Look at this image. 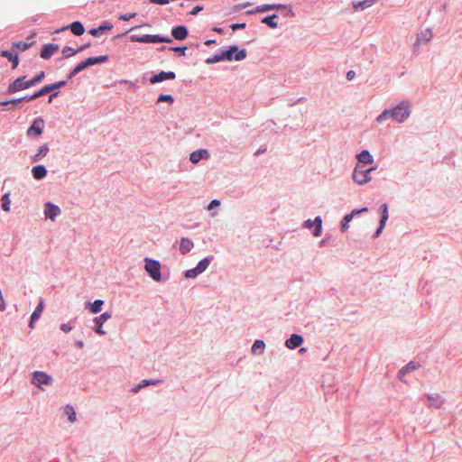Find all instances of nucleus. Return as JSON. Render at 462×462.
I'll use <instances>...</instances> for the list:
<instances>
[{"label": "nucleus", "mask_w": 462, "mask_h": 462, "mask_svg": "<svg viewBox=\"0 0 462 462\" xmlns=\"http://www.w3.org/2000/svg\"><path fill=\"white\" fill-rule=\"evenodd\" d=\"M411 114V102L408 99L402 100L397 106L391 109H384L377 117V123L392 118L397 123H404Z\"/></svg>", "instance_id": "f257e3e1"}, {"label": "nucleus", "mask_w": 462, "mask_h": 462, "mask_svg": "<svg viewBox=\"0 0 462 462\" xmlns=\"http://www.w3.org/2000/svg\"><path fill=\"white\" fill-rule=\"evenodd\" d=\"M130 41L132 42H142V43H170L172 42V39L169 36H162L159 34H144V35H137L132 34L130 36Z\"/></svg>", "instance_id": "f03ea898"}, {"label": "nucleus", "mask_w": 462, "mask_h": 462, "mask_svg": "<svg viewBox=\"0 0 462 462\" xmlns=\"http://www.w3.org/2000/svg\"><path fill=\"white\" fill-rule=\"evenodd\" d=\"M220 54L222 57V60L230 61L232 60H235L236 61H240L246 58V50H239V48L236 45H231L228 47L227 50L221 51Z\"/></svg>", "instance_id": "7ed1b4c3"}, {"label": "nucleus", "mask_w": 462, "mask_h": 462, "mask_svg": "<svg viewBox=\"0 0 462 462\" xmlns=\"http://www.w3.org/2000/svg\"><path fill=\"white\" fill-rule=\"evenodd\" d=\"M144 269L149 276L155 282H162L161 263L159 261L145 257Z\"/></svg>", "instance_id": "20e7f679"}, {"label": "nucleus", "mask_w": 462, "mask_h": 462, "mask_svg": "<svg viewBox=\"0 0 462 462\" xmlns=\"http://www.w3.org/2000/svg\"><path fill=\"white\" fill-rule=\"evenodd\" d=\"M374 170V168L365 169L364 166L356 164L352 174V179L356 183L364 185L371 180L370 172Z\"/></svg>", "instance_id": "39448f33"}, {"label": "nucleus", "mask_w": 462, "mask_h": 462, "mask_svg": "<svg viewBox=\"0 0 462 462\" xmlns=\"http://www.w3.org/2000/svg\"><path fill=\"white\" fill-rule=\"evenodd\" d=\"M66 84H67V80L57 81L52 84L45 85L43 88H42L38 91H39V94L41 95V97H42L48 93H51V95L49 97V103H51L52 101V98L59 95V91H55V90L64 87Z\"/></svg>", "instance_id": "423d86ee"}, {"label": "nucleus", "mask_w": 462, "mask_h": 462, "mask_svg": "<svg viewBox=\"0 0 462 462\" xmlns=\"http://www.w3.org/2000/svg\"><path fill=\"white\" fill-rule=\"evenodd\" d=\"M26 76H22L14 79L12 83L8 85V88L6 89L7 94H14L21 90L27 89L32 86L29 80H25Z\"/></svg>", "instance_id": "0eeeda50"}, {"label": "nucleus", "mask_w": 462, "mask_h": 462, "mask_svg": "<svg viewBox=\"0 0 462 462\" xmlns=\"http://www.w3.org/2000/svg\"><path fill=\"white\" fill-rule=\"evenodd\" d=\"M52 382V377L45 372L35 371L32 373V383L39 388H42V384L51 385Z\"/></svg>", "instance_id": "6e6552de"}, {"label": "nucleus", "mask_w": 462, "mask_h": 462, "mask_svg": "<svg viewBox=\"0 0 462 462\" xmlns=\"http://www.w3.org/2000/svg\"><path fill=\"white\" fill-rule=\"evenodd\" d=\"M43 213L46 219L54 221L55 218L60 215L61 210L59 206L51 202H46L44 205Z\"/></svg>", "instance_id": "1a4fd4ad"}, {"label": "nucleus", "mask_w": 462, "mask_h": 462, "mask_svg": "<svg viewBox=\"0 0 462 462\" xmlns=\"http://www.w3.org/2000/svg\"><path fill=\"white\" fill-rule=\"evenodd\" d=\"M44 126V120L42 117L34 119L32 124L27 129L28 136H40L42 134Z\"/></svg>", "instance_id": "9d476101"}, {"label": "nucleus", "mask_w": 462, "mask_h": 462, "mask_svg": "<svg viewBox=\"0 0 462 462\" xmlns=\"http://www.w3.org/2000/svg\"><path fill=\"white\" fill-rule=\"evenodd\" d=\"M426 399L430 408L441 409L445 403V399L439 393L427 394Z\"/></svg>", "instance_id": "9b49d317"}, {"label": "nucleus", "mask_w": 462, "mask_h": 462, "mask_svg": "<svg viewBox=\"0 0 462 462\" xmlns=\"http://www.w3.org/2000/svg\"><path fill=\"white\" fill-rule=\"evenodd\" d=\"M111 313L106 311L98 317L94 318L93 321L96 325L94 331L98 335H105L106 332L102 328V326L107 319H111Z\"/></svg>", "instance_id": "f8f14e48"}, {"label": "nucleus", "mask_w": 462, "mask_h": 462, "mask_svg": "<svg viewBox=\"0 0 462 462\" xmlns=\"http://www.w3.org/2000/svg\"><path fill=\"white\" fill-rule=\"evenodd\" d=\"M176 78V74L173 71H161L157 74L152 75L149 81L151 84H157L168 79H174Z\"/></svg>", "instance_id": "ddd939ff"}, {"label": "nucleus", "mask_w": 462, "mask_h": 462, "mask_svg": "<svg viewBox=\"0 0 462 462\" xmlns=\"http://www.w3.org/2000/svg\"><path fill=\"white\" fill-rule=\"evenodd\" d=\"M314 226L315 229L312 234L314 236H319L322 231V218L319 216L316 217L314 220L308 219L303 224L304 227L310 229Z\"/></svg>", "instance_id": "4468645a"}, {"label": "nucleus", "mask_w": 462, "mask_h": 462, "mask_svg": "<svg viewBox=\"0 0 462 462\" xmlns=\"http://www.w3.org/2000/svg\"><path fill=\"white\" fill-rule=\"evenodd\" d=\"M264 9L265 12L271 11V10H287L285 16L287 17H294L295 14L291 7L288 5L284 4H264Z\"/></svg>", "instance_id": "2eb2a0df"}, {"label": "nucleus", "mask_w": 462, "mask_h": 462, "mask_svg": "<svg viewBox=\"0 0 462 462\" xmlns=\"http://www.w3.org/2000/svg\"><path fill=\"white\" fill-rule=\"evenodd\" d=\"M43 308H44V300L42 298H41L37 307L35 308V310H33V312L32 313L31 318H30L29 327L31 328H33L34 322L40 319V317L43 311Z\"/></svg>", "instance_id": "dca6fc26"}, {"label": "nucleus", "mask_w": 462, "mask_h": 462, "mask_svg": "<svg viewBox=\"0 0 462 462\" xmlns=\"http://www.w3.org/2000/svg\"><path fill=\"white\" fill-rule=\"evenodd\" d=\"M171 35L175 40L183 41L189 35V31L184 25H177L171 29Z\"/></svg>", "instance_id": "f3484780"}, {"label": "nucleus", "mask_w": 462, "mask_h": 462, "mask_svg": "<svg viewBox=\"0 0 462 462\" xmlns=\"http://www.w3.org/2000/svg\"><path fill=\"white\" fill-rule=\"evenodd\" d=\"M303 337L299 334H292L286 341L285 346L289 349H295L302 345Z\"/></svg>", "instance_id": "a211bd4d"}, {"label": "nucleus", "mask_w": 462, "mask_h": 462, "mask_svg": "<svg viewBox=\"0 0 462 462\" xmlns=\"http://www.w3.org/2000/svg\"><path fill=\"white\" fill-rule=\"evenodd\" d=\"M59 45L54 43H48L42 46L41 50V57L44 60L50 59L57 51Z\"/></svg>", "instance_id": "6ab92c4d"}, {"label": "nucleus", "mask_w": 462, "mask_h": 462, "mask_svg": "<svg viewBox=\"0 0 462 462\" xmlns=\"http://www.w3.org/2000/svg\"><path fill=\"white\" fill-rule=\"evenodd\" d=\"M113 28V24L108 23V22H105L103 23L102 24H100L98 27L97 28H92L91 30H89V33L92 35V36H95V37H100L102 34H104L106 31H109Z\"/></svg>", "instance_id": "aec40b11"}, {"label": "nucleus", "mask_w": 462, "mask_h": 462, "mask_svg": "<svg viewBox=\"0 0 462 462\" xmlns=\"http://www.w3.org/2000/svg\"><path fill=\"white\" fill-rule=\"evenodd\" d=\"M108 59L109 58L107 55H101V56H97V57H89L83 61H84V65L87 66V69H88V68L97 65V64L105 63L108 60Z\"/></svg>", "instance_id": "412c9836"}, {"label": "nucleus", "mask_w": 462, "mask_h": 462, "mask_svg": "<svg viewBox=\"0 0 462 462\" xmlns=\"http://www.w3.org/2000/svg\"><path fill=\"white\" fill-rule=\"evenodd\" d=\"M209 154L208 152L205 149H199L197 151H194L189 155V160L193 163H198L202 159L208 158Z\"/></svg>", "instance_id": "4be33fe9"}, {"label": "nucleus", "mask_w": 462, "mask_h": 462, "mask_svg": "<svg viewBox=\"0 0 462 462\" xmlns=\"http://www.w3.org/2000/svg\"><path fill=\"white\" fill-rule=\"evenodd\" d=\"M433 37V32L430 29H427L423 32H421L418 37H417V42L416 43L414 44V50L417 51V48L419 47L420 43L421 42H430V40L432 39Z\"/></svg>", "instance_id": "5701e85b"}, {"label": "nucleus", "mask_w": 462, "mask_h": 462, "mask_svg": "<svg viewBox=\"0 0 462 462\" xmlns=\"http://www.w3.org/2000/svg\"><path fill=\"white\" fill-rule=\"evenodd\" d=\"M193 246H194V244L191 239L182 237L180 240V252L182 254H187L188 253H189L191 251Z\"/></svg>", "instance_id": "b1692460"}, {"label": "nucleus", "mask_w": 462, "mask_h": 462, "mask_svg": "<svg viewBox=\"0 0 462 462\" xmlns=\"http://www.w3.org/2000/svg\"><path fill=\"white\" fill-rule=\"evenodd\" d=\"M32 177L37 180H42L47 175V170L43 165H36L32 169Z\"/></svg>", "instance_id": "393cba45"}, {"label": "nucleus", "mask_w": 462, "mask_h": 462, "mask_svg": "<svg viewBox=\"0 0 462 462\" xmlns=\"http://www.w3.org/2000/svg\"><path fill=\"white\" fill-rule=\"evenodd\" d=\"M68 28H69L76 36H80L85 32L83 24L79 21L73 22L68 26ZM66 29L67 27L62 28V30Z\"/></svg>", "instance_id": "a878e982"}, {"label": "nucleus", "mask_w": 462, "mask_h": 462, "mask_svg": "<svg viewBox=\"0 0 462 462\" xmlns=\"http://www.w3.org/2000/svg\"><path fill=\"white\" fill-rule=\"evenodd\" d=\"M49 146L48 144H43L42 145L37 152L32 157V162H40L43 157H45L47 155V153L49 152Z\"/></svg>", "instance_id": "bb28decb"}, {"label": "nucleus", "mask_w": 462, "mask_h": 462, "mask_svg": "<svg viewBox=\"0 0 462 462\" xmlns=\"http://www.w3.org/2000/svg\"><path fill=\"white\" fill-rule=\"evenodd\" d=\"M0 55L2 57L6 58L8 60L12 61V63H13L12 68L13 69H15L18 66V64H19V58H18V55L16 53L14 54L10 51H2Z\"/></svg>", "instance_id": "cd10ccee"}, {"label": "nucleus", "mask_w": 462, "mask_h": 462, "mask_svg": "<svg viewBox=\"0 0 462 462\" xmlns=\"http://www.w3.org/2000/svg\"><path fill=\"white\" fill-rule=\"evenodd\" d=\"M357 160L359 162H362L365 164H370V163H373V162H374V158H373L372 154L367 150H364L360 153H358Z\"/></svg>", "instance_id": "c85d7f7f"}, {"label": "nucleus", "mask_w": 462, "mask_h": 462, "mask_svg": "<svg viewBox=\"0 0 462 462\" xmlns=\"http://www.w3.org/2000/svg\"><path fill=\"white\" fill-rule=\"evenodd\" d=\"M213 259H214L213 255H209V256L203 258L202 260H200L198 263V264L196 265V268L198 269V271L200 272V273H204L208 269V267L209 266V264L213 261Z\"/></svg>", "instance_id": "c756f323"}, {"label": "nucleus", "mask_w": 462, "mask_h": 462, "mask_svg": "<svg viewBox=\"0 0 462 462\" xmlns=\"http://www.w3.org/2000/svg\"><path fill=\"white\" fill-rule=\"evenodd\" d=\"M277 18H278V15L276 14H273L272 15H268V16L263 17L261 20V22L263 23L266 24L267 26H269L270 28L275 29L278 26V23L276 21Z\"/></svg>", "instance_id": "7c9ffc66"}, {"label": "nucleus", "mask_w": 462, "mask_h": 462, "mask_svg": "<svg viewBox=\"0 0 462 462\" xmlns=\"http://www.w3.org/2000/svg\"><path fill=\"white\" fill-rule=\"evenodd\" d=\"M375 3V0H363L356 3H353L354 9L356 11H363Z\"/></svg>", "instance_id": "2f4dec72"}, {"label": "nucleus", "mask_w": 462, "mask_h": 462, "mask_svg": "<svg viewBox=\"0 0 462 462\" xmlns=\"http://www.w3.org/2000/svg\"><path fill=\"white\" fill-rule=\"evenodd\" d=\"M265 347V343L262 339H256L251 348L253 354H262Z\"/></svg>", "instance_id": "473e14b6"}, {"label": "nucleus", "mask_w": 462, "mask_h": 462, "mask_svg": "<svg viewBox=\"0 0 462 462\" xmlns=\"http://www.w3.org/2000/svg\"><path fill=\"white\" fill-rule=\"evenodd\" d=\"M103 305H104V300H96L94 302H88L89 310L95 314L101 311Z\"/></svg>", "instance_id": "72a5a7b5"}, {"label": "nucleus", "mask_w": 462, "mask_h": 462, "mask_svg": "<svg viewBox=\"0 0 462 462\" xmlns=\"http://www.w3.org/2000/svg\"><path fill=\"white\" fill-rule=\"evenodd\" d=\"M87 66L84 65V61L79 62L68 75V79H73L77 74L86 69Z\"/></svg>", "instance_id": "f704fd0d"}, {"label": "nucleus", "mask_w": 462, "mask_h": 462, "mask_svg": "<svg viewBox=\"0 0 462 462\" xmlns=\"http://www.w3.org/2000/svg\"><path fill=\"white\" fill-rule=\"evenodd\" d=\"M379 213L381 214L380 222H383V223L386 224V221H387V219L389 217L388 205L386 203H383V205L380 206Z\"/></svg>", "instance_id": "c9c22d12"}, {"label": "nucleus", "mask_w": 462, "mask_h": 462, "mask_svg": "<svg viewBox=\"0 0 462 462\" xmlns=\"http://www.w3.org/2000/svg\"><path fill=\"white\" fill-rule=\"evenodd\" d=\"M353 219V214H346L341 220V231L346 232L349 227V222Z\"/></svg>", "instance_id": "e433bc0d"}, {"label": "nucleus", "mask_w": 462, "mask_h": 462, "mask_svg": "<svg viewBox=\"0 0 462 462\" xmlns=\"http://www.w3.org/2000/svg\"><path fill=\"white\" fill-rule=\"evenodd\" d=\"M45 78V72L44 71H40L37 75H35L33 78H32L30 79V83L32 84V86H36L38 85L39 83H41Z\"/></svg>", "instance_id": "4c0bfd02"}, {"label": "nucleus", "mask_w": 462, "mask_h": 462, "mask_svg": "<svg viewBox=\"0 0 462 462\" xmlns=\"http://www.w3.org/2000/svg\"><path fill=\"white\" fill-rule=\"evenodd\" d=\"M76 319H77L74 318L69 322L61 324L60 325V330L63 331L64 333L70 332L73 329V328H74V324L76 322Z\"/></svg>", "instance_id": "58836bf2"}, {"label": "nucleus", "mask_w": 462, "mask_h": 462, "mask_svg": "<svg viewBox=\"0 0 462 462\" xmlns=\"http://www.w3.org/2000/svg\"><path fill=\"white\" fill-rule=\"evenodd\" d=\"M200 274V272L198 271L196 267L192 269H189L184 273V277L187 279H195Z\"/></svg>", "instance_id": "ea45409f"}, {"label": "nucleus", "mask_w": 462, "mask_h": 462, "mask_svg": "<svg viewBox=\"0 0 462 462\" xmlns=\"http://www.w3.org/2000/svg\"><path fill=\"white\" fill-rule=\"evenodd\" d=\"M65 413L68 415V419L70 422L76 421V411L72 406L67 405L65 408Z\"/></svg>", "instance_id": "a19ab883"}, {"label": "nucleus", "mask_w": 462, "mask_h": 462, "mask_svg": "<svg viewBox=\"0 0 462 462\" xmlns=\"http://www.w3.org/2000/svg\"><path fill=\"white\" fill-rule=\"evenodd\" d=\"M77 53H79V51H76L75 49H73L69 46H66L62 50V55H63V58H65V59H67L70 56H73Z\"/></svg>", "instance_id": "79ce46f5"}, {"label": "nucleus", "mask_w": 462, "mask_h": 462, "mask_svg": "<svg viewBox=\"0 0 462 462\" xmlns=\"http://www.w3.org/2000/svg\"><path fill=\"white\" fill-rule=\"evenodd\" d=\"M220 61H223L220 52H217L213 56L207 58L205 60L207 64H214Z\"/></svg>", "instance_id": "37998d69"}, {"label": "nucleus", "mask_w": 462, "mask_h": 462, "mask_svg": "<svg viewBox=\"0 0 462 462\" xmlns=\"http://www.w3.org/2000/svg\"><path fill=\"white\" fill-rule=\"evenodd\" d=\"M2 209L4 211H9L10 210V199H9V194L5 193L2 197Z\"/></svg>", "instance_id": "c03bdc74"}, {"label": "nucleus", "mask_w": 462, "mask_h": 462, "mask_svg": "<svg viewBox=\"0 0 462 462\" xmlns=\"http://www.w3.org/2000/svg\"><path fill=\"white\" fill-rule=\"evenodd\" d=\"M420 367V365L419 363H416L414 361L409 362L407 365L403 366L404 371L407 373H410L411 371L417 370Z\"/></svg>", "instance_id": "a18cd8bd"}, {"label": "nucleus", "mask_w": 462, "mask_h": 462, "mask_svg": "<svg viewBox=\"0 0 462 462\" xmlns=\"http://www.w3.org/2000/svg\"><path fill=\"white\" fill-rule=\"evenodd\" d=\"M157 102L158 103H160V102H169V103L171 104V103L174 102V97L171 95H169V94H161L158 97Z\"/></svg>", "instance_id": "49530a36"}, {"label": "nucleus", "mask_w": 462, "mask_h": 462, "mask_svg": "<svg viewBox=\"0 0 462 462\" xmlns=\"http://www.w3.org/2000/svg\"><path fill=\"white\" fill-rule=\"evenodd\" d=\"M14 45L18 50L23 51H26L27 49H29L31 47L32 43H28L25 42H15Z\"/></svg>", "instance_id": "de8ad7c7"}, {"label": "nucleus", "mask_w": 462, "mask_h": 462, "mask_svg": "<svg viewBox=\"0 0 462 462\" xmlns=\"http://www.w3.org/2000/svg\"><path fill=\"white\" fill-rule=\"evenodd\" d=\"M38 97H41V95L39 94V91L37 90L36 92H34L32 95H27V96H24L23 97H21L22 101H26V102H30L32 100H34Z\"/></svg>", "instance_id": "09e8293b"}, {"label": "nucleus", "mask_w": 462, "mask_h": 462, "mask_svg": "<svg viewBox=\"0 0 462 462\" xmlns=\"http://www.w3.org/2000/svg\"><path fill=\"white\" fill-rule=\"evenodd\" d=\"M169 50L177 52L180 56H185L187 47H170Z\"/></svg>", "instance_id": "8fccbe9b"}, {"label": "nucleus", "mask_w": 462, "mask_h": 462, "mask_svg": "<svg viewBox=\"0 0 462 462\" xmlns=\"http://www.w3.org/2000/svg\"><path fill=\"white\" fill-rule=\"evenodd\" d=\"M160 380H152V379H144L141 383L143 384V387L148 386V385H155L158 383H160Z\"/></svg>", "instance_id": "3c124183"}, {"label": "nucleus", "mask_w": 462, "mask_h": 462, "mask_svg": "<svg viewBox=\"0 0 462 462\" xmlns=\"http://www.w3.org/2000/svg\"><path fill=\"white\" fill-rule=\"evenodd\" d=\"M120 83L127 84L129 86L128 88L133 90V91H134L138 88L137 85L134 82L131 81V80L122 79L120 81Z\"/></svg>", "instance_id": "603ef678"}, {"label": "nucleus", "mask_w": 462, "mask_h": 462, "mask_svg": "<svg viewBox=\"0 0 462 462\" xmlns=\"http://www.w3.org/2000/svg\"><path fill=\"white\" fill-rule=\"evenodd\" d=\"M135 15H136L135 13L125 14H121L119 16V19L122 21H129L132 18H134Z\"/></svg>", "instance_id": "864d4df0"}, {"label": "nucleus", "mask_w": 462, "mask_h": 462, "mask_svg": "<svg viewBox=\"0 0 462 462\" xmlns=\"http://www.w3.org/2000/svg\"><path fill=\"white\" fill-rule=\"evenodd\" d=\"M246 26V24L245 23H232L230 25V28L233 30V31H236V30H240V29H245Z\"/></svg>", "instance_id": "5fc2aeb1"}, {"label": "nucleus", "mask_w": 462, "mask_h": 462, "mask_svg": "<svg viewBox=\"0 0 462 462\" xmlns=\"http://www.w3.org/2000/svg\"><path fill=\"white\" fill-rule=\"evenodd\" d=\"M385 226V223H383V222H379V226L377 227L375 233H374V237H378L381 236L383 228Z\"/></svg>", "instance_id": "6e6d98bb"}, {"label": "nucleus", "mask_w": 462, "mask_h": 462, "mask_svg": "<svg viewBox=\"0 0 462 462\" xmlns=\"http://www.w3.org/2000/svg\"><path fill=\"white\" fill-rule=\"evenodd\" d=\"M367 211H368V208L364 207L362 208H356V209L352 210V212L350 214H353V217H354L355 216H356L358 214L367 212Z\"/></svg>", "instance_id": "4d7b16f0"}, {"label": "nucleus", "mask_w": 462, "mask_h": 462, "mask_svg": "<svg viewBox=\"0 0 462 462\" xmlns=\"http://www.w3.org/2000/svg\"><path fill=\"white\" fill-rule=\"evenodd\" d=\"M220 205V201L218 199H212L209 205L208 206V209L211 210L215 208L216 207H218Z\"/></svg>", "instance_id": "13d9d810"}, {"label": "nucleus", "mask_w": 462, "mask_h": 462, "mask_svg": "<svg viewBox=\"0 0 462 462\" xmlns=\"http://www.w3.org/2000/svg\"><path fill=\"white\" fill-rule=\"evenodd\" d=\"M408 373L406 371H404V368L402 367L399 372H398V379L402 382H405L404 380V377L405 375L407 374Z\"/></svg>", "instance_id": "bf43d9fd"}, {"label": "nucleus", "mask_w": 462, "mask_h": 462, "mask_svg": "<svg viewBox=\"0 0 462 462\" xmlns=\"http://www.w3.org/2000/svg\"><path fill=\"white\" fill-rule=\"evenodd\" d=\"M203 10V6L202 5H196L191 11H190V14L191 15H197L200 11Z\"/></svg>", "instance_id": "052dcab7"}, {"label": "nucleus", "mask_w": 462, "mask_h": 462, "mask_svg": "<svg viewBox=\"0 0 462 462\" xmlns=\"http://www.w3.org/2000/svg\"><path fill=\"white\" fill-rule=\"evenodd\" d=\"M149 2L152 4L163 5L169 4L170 0H149Z\"/></svg>", "instance_id": "680f3d73"}, {"label": "nucleus", "mask_w": 462, "mask_h": 462, "mask_svg": "<svg viewBox=\"0 0 462 462\" xmlns=\"http://www.w3.org/2000/svg\"><path fill=\"white\" fill-rule=\"evenodd\" d=\"M6 308V305H5V300L3 298V295H0V310L1 311H4Z\"/></svg>", "instance_id": "e2e57ef3"}, {"label": "nucleus", "mask_w": 462, "mask_h": 462, "mask_svg": "<svg viewBox=\"0 0 462 462\" xmlns=\"http://www.w3.org/2000/svg\"><path fill=\"white\" fill-rule=\"evenodd\" d=\"M250 5H251V3H249V2L238 5L236 6V11L242 10L243 8H245V7L249 6Z\"/></svg>", "instance_id": "0e129e2a"}, {"label": "nucleus", "mask_w": 462, "mask_h": 462, "mask_svg": "<svg viewBox=\"0 0 462 462\" xmlns=\"http://www.w3.org/2000/svg\"><path fill=\"white\" fill-rule=\"evenodd\" d=\"M254 12L255 14L256 13H263L265 12V9H264V5H258L254 8Z\"/></svg>", "instance_id": "69168bd1"}, {"label": "nucleus", "mask_w": 462, "mask_h": 462, "mask_svg": "<svg viewBox=\"0 0 462 462\" xmlns=\"http://www.w3.org/2000/svg\"><path fill=\"white\" fill-rule=\"evenodd\" d=\"M143 384L142 383H138L137 385H135L133 389H132V392L134 393H138L141 389H143Z\"/></svg>", "instance_id": "338daca9"}, {"label": "nucleus", "mask_w": 462, "mask_h": 462, "mask_svg": "<svg viewBox=\"0 0 462 462\" xmlns=\"http://www.w3.org/2000/svg\"><path fill=\"white\" fill-rule=\"evenodd\" d=\"M355 72L353 70H349L347 73H346V79L348 80H352L354 78H355Z\"/></svg>", "instance_id": "774afa93"}]
</instances>
